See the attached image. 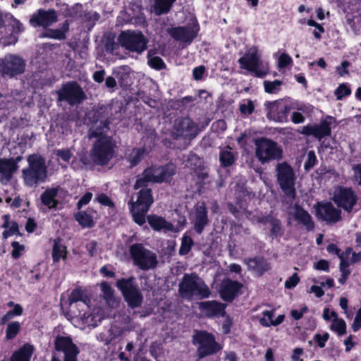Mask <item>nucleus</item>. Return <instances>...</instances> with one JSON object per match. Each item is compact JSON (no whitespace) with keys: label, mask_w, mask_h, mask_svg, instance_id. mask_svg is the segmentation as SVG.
Instances as JSON below:
<instances>
[{"label":"nucleus","mask_w":361,"mask_h":361,"mask_svg":"<svg viewBox=\"0 0 361 361\" xmlns=\"http://www.w3.org/2000/svg\"><path fill=\"white\" fill-rule=\"evenodd\" d=\"M193 245L192 239L187 235H184L182 238L181 245L179 249V254L184 255L188 254Z\"/></svg>","instance_id":"nucleus-43"},{"label":"nucleus","mask_w":361,"mask_h":361,"mask_svg":"<svg viewBox=\"0 0 361 361\" xmlns=\"http://www.w3.org/2000/svg\"><path fill=\"white\" fill-rule=\"evenodd\" d=\"M130 254L134 264L142 270L152 269L157 267V255L141 244L137 243L131 245Z\"/></svg>","instance_id":"nucleus-7"},{"label":"nucleus","mask_w":361,"mask_h":361,"mask_svg":"<svg viewBox=\"0 0 361 361\" xmlns=\"http://www.w3.org/2000/svg\"><path fill=\"white\" fill-rule=\"evenodd\" d=\"M288 110L289 108L282 103H270L268 106L267 118L276 122H284L287 121Z\"/></svg>","instance_id":"nucleus-23"},{"label":"nucleus","mask_w":361,"mask_h":361,"mask_svg":"<svg viewBox=\"0 0 361 361\" xmlns=\"http://www.w3.org/2000/svg\"><path fill=\"white\" fill-rule=\"evenodd\" d=\"M240 112L243 114H251L254 111V104L251 100L241 104L240 106Z\"/></svg>","instance_id":"nucleus-55"},{"label":"nucleus","mask_w":361,"mask_h":361,"mask_svg":"<svg viewBox=\"0 0 361 361\" xmlns=\"http://www.w3.org/2000/svg\"><path fill=\"white\" fill-rule=\"evenodd\" d=\"M263 317L260 319L259 323L264 326H278L284 320V315H279L276 319H273L274 312L265 311L262 313Z\"/></svg>","instance_id":"nucleus-34"},{"label":"nucleus","mask_w":361,"mask_h":361,"mask_svg":"<svg viewBox=\"0 0 361 361\" xmlns=\"http://www.w3.org/2000/svg\"><path fill=\"white\" fill-rule=\"evenodd\" d=\"M339 305L343 310V314L347 319H350L353 316V312L348 310V300L345 297H341L339 300Z\"/></svg>","instance_id":"nucleus-52"},{"label":"nucleus","mask_w":361,"mask_h":361,"mask_svg":"<svg viewBox=\"0 0 361 361\" xmlns=\"http://www.w3.org/2000/svg\"><path fill=\"white\" fill-rule=\"evenodd\" d=\"M56 155L61 157L65 161H68L71 157V153L69 149L57 150Z\"/></svg>","instance_id":"nucleus-64"},{"label":"nucleus","mask_w":361,"mask_h":361,"mask_svg":"<svg viewBox=\"0 0 361 361\" xmlns=\"http://www.w3.org/2000/svg\"><path fill=\"white\" fill-rule=\"evenodd\" d=\"M342 259L348 263V267L350 264H353L361 261V252H354L352 248L347 247L345 251L342 252L340 256V262H342Z\"/></svg>","instance_id":"nucleus-37"},{"label":"nucleus","mask_w":361,"mask_h":361,"mask_svg":"<svg viewBox=\"0 0 361 361\" xmlns=\"http://www.w3.org/2000/svg\"><path fill=\"white\" fill-rule=\"evenodd\" d=\"M167 33L176 40L190 44L197 36L198 28L195 24L185 27H171Z\"/></svg>","instance_id":"nucleus-19"},{"label":"nucleus","mask_w":361,"mask_h":361,"mask_svg":"<svg viewBox=\"0 0 361 361\" xmlns=\"http://www.w3.org/2000/svg\"><path fill=\"white\" fill-rule=\"evenodd\" d=\"M276 176L279 184L283 192L292 198L295 197V176L293 169L286 162L277 164Z\"/></svg>","instance_id":"nucleus-8"},{"label":"nucleus","mask_w":361,"mask_h":361,"mask_svg":"<svg viewBox=\"0 0 361 361\" xmlns=\"http://www.w3.org/2000/svg\"><path fill=\"white\" fill-rule=\"evenodd\" d=\"M106 129V123H100L89 132L90 138H97L90 151V159L93 163L100 166L106 165L114 155L115 142L111 137L105 135Z\"/></svg>","instance_id":"nucleus-2"},{"label":"nucleus","mask_w":361,"mask_h":361,"mask_svg":"<svg viewBox=\"0 0 361 361\" xmlns=\"http://www.w3.org/2000/svg\"><path fill=\"white\" fill-rule=\"evenodd\" d=\"M60 188H51L45 190L40 195L42 204L49 209H56L59 204L57 195Z\"/></svg>","instance_id":"nucleus-26"},{"label":"nucleus","mask_w":361,"mask_h":361,"mask_svg":"<svg viewBox=\"0 0 361 361\" xmlns=\"http://www.w3.org/2000/svg\"><path fill=\"white\" fill-rule=\"evenodd\" d=\"M255 155L264 164L280 159L282 157V149L271 140L260 138L255 142Z\"/></svg>","instance_id":"nucleus-6"},{"label":"nucleus","mask_w":361,"mask_h":361,"mask_svg":"<svg viewBox=\"0 0 361 361\" xmlns=\"http://www.w3.org/2000/svg\"><path fill=\"white\" fill-rule=\"evenodd\" d=\"M28 166L22 170V178L24 184L30 188H35L44 183L47 178V166L45 159L39 154L27 157Z\"/></svg>","instance_id":"nucleus-3"},{"label":"nucleus","mask_w":361,"mask_h":361,"mask_svg":"<svg viewBox=\"0 0 361 361\" xmlns=\"http://www.w3.org/2000/svg\"><path fill=\"white\" fill-rule=\"evenodd\" d=\"M193 342L197 345V355L201 358L214 354L221 349L214 337L205 331H197L193 336Z\"/></svg>","instance_id":"nucleus-11"},{"label":"nucleus","mask_w":361,"mask_h":361,"mask_svg":"<svg viewBox=\"0 0 361 361\" xmlns=\"http://www.w3.org/2000/svg\"><path fill=\"white\" fill-rule=\"evenodd\" d=\"M205 72V68L203 66H200L193 69L192 75L195 80H200Z\"/></svg>","instance_id":"nucleus-62"},{"label":"nucleus","mask_w":361,"mask_h":361,"mask_svg":"<svg viewBox=\"0 0 361 361\" xmlns=\"http://www.w3.org/2000/svg\"><path fill=\"white\" fill-rule=\"evenodd\" d=\"M332 200L338 207L350 212L357 204V197L351 188L340 187L335 189Z\"/></svg>","instance_id":"nucleus-12"},{"label":"nucleus","mask_w":361,"mask_h":361,"mask_svg":"<svg viewBox=\"0 0 361 361\" xmlns=\"http://www.w3.org/2000/svg\"><path fill=\"white\" fill-rule=\"evenodd\" d=\"M314 338L318 346L322 348L325 346L326 342L329 340V334L327 332L324 333L323 335L316 334Z\"/></svg>","instance_id":"nucleus-53"},{"label":"nucleus","mask_w":361,"mask_h":361,"mask_svg":"<svg viewBox=\"0 0 361 361\" xmlns=\"http://www.w3.org/2000/svg\"><path fill=\"white\" fill-rule=\"evenodd\" d=\"M145 149H134L129 155V161L132 166L136 165L144 157Z\"/></svg>","instance_id":"nucleus-46"},{"label":"nucleus","mask_w":361,"mask_h":361,"mask_svg":"<svg viewBox=\"0 0 361 361\" xmlns=\"http://www.w3.org/2000/svg\"><path fill=\"white\" fill-rule=\"evenodd\" d=\"M314 267L318 270L329 271V264L328 261L325 259H321L314 264Z\"/></svg>","instance_id":"nucleus-61"},{"label":"nucleus","mask_w":361,"mask_h":361,"mask_svg":"<svg viewBox=\"0 0 361 361\" xmlns=\"http://www.w3.org/2000/svg\"><path fill=\"white\" fill-rule=\"evenodd\" d=\"M55 349L63 352V361H78L80 350L69 336H57L54 339Z\"/></svg>","instance_id":"nucleus-16"},{"label":"nucleus","mask_w":361,"mask_h":361,"mask_svg":"<svg viewBox=\"0 0 361 361\" xmlns=\"http://www.w3.org/2000/svg\"><path fill=\"white\" fill-rule=\"evenodd\" d=\"M51 255L54 262H58L60 259L66 258L67 249L60 239L54 241Z\"/></svg>","instance_id":"nucleus-33"},{"label":"nucleus","mask_w":361,"mask_h":361,"mask_svg":"<svg viewBox=\"0 0 361 361\" xmlns=\"http://www.w3.org/2000/svg\"><path fill=\"white\" fill-rule=\"evenodd\" d=\"M208 224L207 211L204 202L196 205L194 214V227L196 232L201 233Z\"/></svg>","instance_id":"nucleus-24"},{"label":"nucleus","mask_w":361,"mask_h":361,"mask_svg":"<svg viewBox=\"0 0 361 361\" xmlns=\"http://www.w3.org/2000/svg\"><path fill=\"white\" fill-rule=\"evenodd\" d=\"M25 67V63L23 59L15 55H7L2 60L1 72L2 75L11 78L23 73Z\"/></svg>","instance_id":"nucleus-17"},{"label":"nucleus","mask_w":361,"mask_h":361,"mask_svg":"<svg viewBox=\"0 0 361 361\" xmlns=\"http://www.w3.org/2000/svg\"><path fill=\"white\" fill-rule=\"evenodd\" d=\"M57 94L59 100H65L71 105L80 104L85 99L84 92L75 82L63 85Z\"/></svg>","instance_id":"nucleus-13"},{"label":"nucleus","mask_w":361,"mask_h":361,"mask_svg":"<svg viewBox=\"0 0 361 361\" xmlns=\"http://www.w3.org/2000/svg\"><path fill=\"white\" fill-rule=\"evenodd\" d=\"M270 223L271 225V234L276 237L281 235L282 231L279 221L276 219H273Z\"/></svg>","instance_id":"nucleus-56"},{"label":"nucleus","mask_w":361,"mask_h":361,"mask_svg":"<svg viewBox=\"0 0 361 361\" xmlns=\"http://www.w3.org/2000/svg\"><path fill=\"white\" fill-rule=\"evenodd\" d=\"M353 177L359 185H361V164L353 165Z\"/></svg>","instance_id":"nucleus-60"},{"label":"nucleus","mask_w":361,"mask_h":361,"mask_svg":"<svg viewBox=\"0 0 361 361\" xmlns=\"http://www.w3.org/2000/svg\"><path fill=\"white\" fill-rule=\"evenodd\" d=\"M334 122L332 117H327L322 121L319 124L307 125L303 126L301 133L305 135H313L319 140L323 137L330 135L331 126Z\"/></svg>","instance_id":"nucleus-18"},{"label":"nucleus","mask_w":361,"mask_h":361,"mask_svg":"<svg viewBox=\"0 0 361 361\" xmlns=\"http://www.w3.org/2000/svg\"><path fill=\"white\" fill-rule=\"evenodd\" d=\"M176 0H155L154 11L157 15L169 12Z\"/></svg>","instance_id":"nucleus-39"},{"label":"nucleus","mask_w":361,"mask_h":361,"mask_svg":"<svg viewBox=\"0 0 361 361\" xmlns=\"http://www.w3.org/2000/svg\"><path fill=\"white\" fill-rule=\"evenodd\" d=\"M314 208L317 218L328 224H336L342 219L341 210L330 202H319L314 205Z\"/></svg>","instance_id":"nucleus-14"},{"label":"nucleus","mask_w":361,"mask_h":361,"mask_svg":"<svg viewBox=\"0 0 361 361\" xmlns=\"http://www.w3.org/2000/svg\"><path fill=\"white\" fill-rule=\"evenodd\" d=\"M339 270L341 273V276L338 279V282L341 284H344L346 282L347 279L350 274V271L348 269V263L345 261H344L343 259H342V262H340V264H339Z\"/></svg>","instance_id":"nucleus-47"},{"label":"nucleus","mask_w":361,"mask_h":361,"mask_svg":"<svg viewBox=\"0 0 361 361\" xmlns=\"http://www.w3.org/2000/svg\"><path fill=\"white\" fill-rule=\"evenodd\" d=\"M180 294L183 298L190 299L193 296L206 298L210 295V290L203 281L197 274H185L179 284Z\"/></svg>","instance_id":"nucleus-4"},{"label":"nucleus","mask_w":361,"mask_h":361,"mask_svg":"<svg viewBox=\"0 0 361 361\" xmlns=\"http://www.w3.org/2000/svg\"><path fill=\"white\" fill-rule=\"evenodd\" d=\"M58 20V16L56 11L53 9L47 11L39 9L36 13L32 14L30 22L33 25H39L44 27L51 25Z\"/></svg>","instance_id":"nucleus-21"},{"label":"nucleus","mask_w":361,"mask_h":361,"mask_svg":"<svg viewBox=\"0 0 361 361\" xmlns=\"http://www.w3.org/2000/svg\"><path fill=\"white\" fill-rule=\"evenodd\" d=\"M11 246L13 247V250L11 252L12 257L15 259H18L21 255L22 252L25 250V246L16 241L13 242Z\"/></svg>","instance_id":"nucleus-51"},{"label":"nucleus","mask_w":361,"mask_h":361,"mask_svg":"<svg viewBox=\"0 0 361 361\" xmlns=\"http://www.w3.org/2000/svg\"><path fill=\"white\" fill-rule=\"evenodd\" d=\"M119 43L126 49L141 54L147 49L148 40L141 32L123 31L118 36Z\"/></svg>","instance_id":"nucleus-9"},{"label":"nucleus","mask_w":361,"mask_h":361,"mask_svg":"<svg viewBox=\"0 0 361 361\" xmlns=\"http://www.w3.org/2000/svg\"><path fill=\"white\" fill-rule=\"evenodd\" d=\"M149 66L155 69L161 70L165 67L163 60L159 56H151L149 58Z\"/></svg>","instance_id":"nucleus-48"},{"label":"nucleus","mask_w":361,"mask_h":361,"mask_svg":"<svg viewBox=\"0 0 361 361\" xmlns=\"http://www.w3.org/2000/svg\"><path fill=\"white\" fill-rule=\"evenodd\" d=\"M317 161V157L314 151H309L307 159L305 164V169L309 170L312 168Z\"/></svg>","instance_id":"nucleus-54"},{"label":"nucleus","mask_w":361,"mask_h":361,"mask_svg":"<svg viewBox=\"0 0 361 361\" xmlns=\"http://www.w3.org/2000/svg\"><path fill=\"white\" fill-rule=\"evenodd\" d=\"M68 29L69 23L68 20H66L61 28L47 30L44 32V36L54 39H63L66 37V32L68 30Z\"/></svg>","instance_id":"nucleus-36"},{"label":"nucleus","mask_w":361,"mask_h":361,"mask_svg":"<svg viewBox=\"0 0 361 361\" xmlns=\"http://www.w3.org/2000/svg\"><path fill=\"white\" fill-rule=\"evenodd\" d=\"M175 171V166L173 164H169L163 167L148 168L138 176L134 189L140 188V190L136 195V200L132 201L130 204V212L137 224L141 226L145 222V214L153 202L151 190L147 188V184L168 181Z\"/></svg>","instance_id":"nucleus-1"},{"label":"nucleus","mask_w":361,"mask_h":361,"mask_svg":"<svg viewBox=\"0 0 361 361\" xmlns=\"http://www.w3.org/2000/svg\"><path fill=\"white\" fill-rule=\"evenodd\" d=\"M350 94V90L345 84L340 85L335 90V94L338 100H341L343 97Z\"/></svg>","instance_id":"nucleus-49"},{"label":"nucleus","mask_w":361,"mask_h":361,"mask_svg":"<svg viewBox=\"0 0 361 361\" xmlns=\"http://www.w3.org/2000/svg\"><path fill=\"white\" fill-rule=\"evenodd\" d=\"M240 68L246 69L257 77H263L269 72L268 64L261 60L258 49L253 46L250 47L245 54L238 59Z\"/></svg>","instance_id":"nucleus-5"},{"label":"nucleus","mask_w":361,"mask_h":361,"mask_svg":"<svg viewBox=\"0 0 361 361\" xmlns=\"http://www.w3.org/2000/svg\"><path fill=\"white\" fill-rule=\"evenodd\" d=\"M295 220L302 224L307 230L311 231L314 228V224L310 214L300 206H295L292 212Z\"/></svg>","instance_id":"nucleus-27"},{"label":"nucleus","mask_w":361,"mask_h":361,"mask_svg":"<svg viewBox=\"0 0 361 361\" xmlns=\"http://www.w3.org/2000/svg\"><path fill=\"white\" fill-rule=\"evenodd\" d=\"M33 351L34 348L32 345L28 343L25 344L12 355L11 361H30Z\"/></svg>","instance_id":"nucleus-31"},{"label":"nucleus","mask_w":361,"mask_h":361,"mask_svg":"<svg viewBox=\"0 0 361 361\" xmlns=\"http://www.w3.org/2000/svg\"><path fill=\"white\" fill-rule=\"evenodd\" d=\"M103 317L102 314H99V310L94 309L93 312H87L85 311L82 314L80 313L74 319V323L81 329H86L87 328H94L102 320Z\"/></svg>","instance_id":"nucleus-20"},{"label":"nucleus","mask_w":361,"mask_h":361,"mask_svg":"<svg viewBox=\"0 0 361 361\" xmlns=\"http://www.w3.org/2000/svg\"><path fill=\"white\" fill-rule=\"evenodd\" d=\"M92 197V192H86L81 199L78 201L77 207L78 209H80L82 206L88 204Z\"/></svg>","instance_id":"nucleus-59"},{"label":"nucleus","mask_w":361,"mask_h":361,"mask_svg":"<svg viewBox=\"0 0 361 361\" xmlns=\"http://www.w3.org/2000/svg\"><path fill=\"white\" fill-rule=\"evenodd\" d=\"M116 285L121 290L126 301L130 307H138L142 305V295L140 290L135 285V279L133 277L118 280Z\"/></svg>","instance_id":"nucleus-10"},{"label":"nucleus","mask_w":361,"mask_h":361,"mask_svg":"<svg viewBox=\"0 0 361 361\" xmlns=\"http://www.w3.org/2000/svg\"><path fill=\"white\" fill-rule=\"evenodd\" d=\"M75 219L82 227H92L94 224L92 215L87 212H78L75 214Z\"/></svg>","instance_id":"nucleus-40"},{"label":"nucleus","mask_w":361,"mask_h":361,"mask_svg":"<svg viewBox=\"0 0 361 361\" xmlns=\"http://www.w3.org/2000/svg\"><path fill=\"white\" fill-rule=\"evenodd\" d=\"M292 63V58L286 53L281 54L278 59V66L279 68H283Z\"/></svg>","instance_id":"nucleus-50"},{"label":"nucleus","mask_w":361,"mask_h":361,"mask_svg":"<svg viewBox=\"0 0 361 361\" xmlns=\"http://www.w3.org/2000/svg\"><path fill=\"white\" fill-rule=\"evenodd\" d=\"M249 269L258 275L263 274L270 268L267 262L263 258L250 259L247 261Z\"/></svg>","instance_id":"nucleus-30"},{"label":"nucleus","mask_w":361,"mask_h":361,"mask_svg":"<svg viewBox=\"0 0 361 361\" xmlns=\"http://www.w3.org/2000/svg\"><path fill=\"white\" fill-rule=\"evenodd\" d=\"M68 300L70 305L81 301L87 308L89 309L90 307V298L81 288L73 290L69 296Z\"/></svg>","instance_id":"nucleus-35"},{"label":"nucleus","mask_w":361,"mask_h":361,"mask_svg":"<svg viewBox=\"0 0 361 361\" xmlns=\"http://www.w3.org/2000/svg\"><path fill=\"white\" fill-rule=\"evenodd\" d=\"M241 288V284L236 281L226 279L223 280L219 288L221 298L225 301H232Z\"/></svg>","instance_id":"nucleus-22"},{"label":"nucleus","mask_w":361,"mask_h":361,"mask_svg":"<svg viewBox=\"0 0 361 361\" xmlns=\"http://www.w3.org/2000/svg\"><path fill=\"white\" fill-rule=\"evenodd\" d=\"M197 133V126L189 118L176 119L171 131V135L176 139L179 137L192 139L196 136Z\"/></svg>","instance_id":"nucleus-15"},{"label":"nucleus","mask_w":361,"mask_h":361,"mask_svg":"<svg viewBox=\"0 0 361 361\" xmlns=\"http://www.w3.org/2000/svg\"><path fill=\"white\" fill-rule=\"evenodd\" d=\"M219 160L221 164L224 167L231 166L235 161V156L231 149L227 147L222 149L219 154Z\"/></svg>","instance_id":"nucleus-38"},{"label":"nucleus","mask_w":361,"mask_h":361,"mask_svg":"<svg viewBox=\"0 0 361 361\" xmlns=\"http://www.w3.org/2000/svg\"><path fill=\"white\" fill-rule=\"evenodd\" d=\"M20 324L18 322H13L8 324L6 331V338L8 340L13 339L19 333Z\"/></svg>","instance_id":"nucleus-42"},{"label":"nucleus","mask_w":361,"mask_h":361,"mask_svg":"<svg viewBox=\"0 0 361 361\" xmlns=\"http://www.w3.org/2000/svg\"><path fill=\"white\" fill-rule=\"evenodd\" d=\"M300 279L297 274H293L288 280L285 282V287L288 289H291L296 286L299 283Z\"/></svg>","instance_id":"nucleus-57"},{"label":"nucleus","mask_w":361,"mask_h":361,"mask_svg":"<svg viewBox=\"0 0 361 361\" xmlns=\"http://www.w3.org/2000/svg\"><path fill=\"white\" fill-rule=\"evenodd\" d=\"M147 221L150 226L155 231H171L173 230V226L161 216L149 215L147 216Z\"/></svg>","instance_id":"nucleus-28"},{"label":"nucleus","mask_w":361,"mask_h":361,"mask_svg":"<svg viewBox=\"0 0 361 361\" xmlns=\"http://www.w3.org/2000/svg\"><path fill=\"white\" fill-rule=\"evenodd\" d=\"M96 200L98 202H99L100 204H102L104 206H108V207L114 206V204L111 202V199L105 194L102 193V194L98 195L97 196Z\"/></svg>","instance_id":"nucleus-58"},{"label":"nucleus","mask_w":361,"mask_h":361,"mask_svg":"<svg viewBox=\"0 0 361 361\" xmlns=\"http://www.w3.org/2000/svg\"><path fill=\"white\" fill-rule=\"evenodd\" d=\"M199 307L207 317H212L223 316L226 305L216 301H207L200 302Z\"/></svg>","instance_id":"nucleus-25"},{"label":"nucleus","mask_w":361,"mask_h":361,"mask_svg":"<svg viewBox=\"0 0 361 361\" xmlns=\"http://www.w3.org/2000/svg\"><path fill=\"white\" fill-rule=\"evenodd\" d=\"M303 354V349L301 348H295L293 350L291 355V360L293 361H302L301 356Z\"/></svg>","instance_id":"nucleus-63"},{"label":"nucleus","mask_w":361,"mask_h":361,"mask_svg":"<svg viewBox=\"0 0 361 361\" xmlns=\"http://www.w3.org/2000/svg\"><path fill=\"white\" fill-rule=\"evenodd\" d=\"M282 85V82L278 80L274 81H264V87L265 92L269 94H275L278 92Z\"/></svg>","instance_id":"nucleus-45"},{"label":"nucleus","mask_w":361,"mask_h":361,"mask_svg":"<svg viewBox=\"0 0 361 361\" xmlns=\"http://www.w3.org/2000/svg\"><path fill=\"white\" fill-rule=\"evenodd\" d=\"M6 219V221L4 224V227L6 228L3 233L2 235L4 238H7L9 236L13 235L18 233V226L16 223L12 222L9 224L8 222V216L7 215L4 216Z\"/></svg>","instance_id":"nucleus-41"},{"label":"nucleus","mask_w":361,"mask_h":361,"mask_svg":"<svg viewBox=\"0 0 361 361\" xmlns=\"http://www.w3.org/2000/svg\"><path fill=\"white\" fill-rule=\"evenodd\" d=\"M101 288L103 292V295L106 301V302L109 305H113L115 302L114 298V290L111 288V286L106 282H103L101 283Z\"/></svg>","instance_id":"nucleus-44"},{"label":"nucleus","mask_w":361,"mask_h":361,"mask_svg":"<svg viewBox=\"0 0 361 361\" xmlns=\"http://www.w3.org/2000/svg\"><path fill=\"white\" fill-rule=\"evenodd\" d=\"M17 168V164L13 161L0 159L1 180L8 181Z\"/></svg>","instance_id":"nucleus-29"},{"label":"nucleus","mask_w":361,"mask_h":361,"mask_svg":"<svg viewBox=\"0 0 361 361\" xmlns=\"http://www.w3.org/2000/svg\"><path fill=\"white\" fill-rule=\"evenodd\" d=\"M329 329L336 333L338 336H342L346 334L347 325L343 319L338 317L337 313L333 314V320Z\"/></svg>","instance_id":"nucleus-32"}]
</instances>
